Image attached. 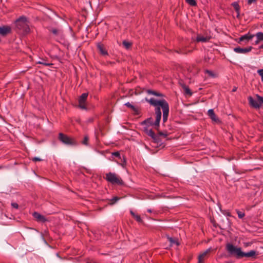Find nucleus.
I'll list each match as a JSON object with an SVG mask.
<instances>
[{"label": "nucleus", "mask_w": 263, "mask_h": 263, "mask_svg": "<svg viewBox=\"0 0 263 263\" xmlns=\"http://www.w3.org/2000/svg\"><path fill=\"white\" fill-rule=\"evenodd\" d=\"M158 131L159 132H158L159 136H163L164 137H166L167 136V134L166 132L163 133L162 132L159 131V130Z\"/></svg>", "instance_id": "72a5a7b5"}, {"label": "nucleus", "mask_w": 263, "mask_h": 263, "mask_svg": "<svg viewBox=\"0 0 263 263\" xmlns=\"http://www.w3.org/2000/svg\"><path fill=\"white\" fill-rule=\"evenodd\" d=\"M120 199V198L118 197H114L113 198H112L110 200L111 203L110 204H114L115 203H116L117 201H118Z\"/></svg>", "instance_id": "bb28decb"}, {"label": "nucleus", "mask_w": 263, "mask_h": 263, "mask_svg": "<svg viewBox=\"0 0 263 263\" xmlns=\"http://www.w3.org/2000/svg\"><path fill=\"white\" fill-rule=\"evenodd\" d=\"M123 45L125 47L126 49H128L132 47V44L130 42L124 41L123 42Z\"/></svg>", "instance_id": "412c9836"}, {"label": "nucleus", "mask_w": 263, "mask_h": 263, "mask_svg": "<svg viewBox=\"0 0 263 263\" xmlns=\"http://www.w3.org/2000/svg\"><path fill=\"white\" fill-rule=\"evenodd\" d=\"M137 221H138V222H140V223H142L143 222V220L142 219H141V217L140 215H136L134 217Z\"/></svg>", "instance_id": "a878e982"}, {"label": "nucleus", "mask_w": 263, "mask_h": 263, "mask_svg": "<svg viewBox=\"0 0 263 263\" xmlns=\"http://www.w3.org/2000/svg\"><path fill=\"white\" fill-rule=\"evenodd\" d=\"M180 84L184 90V94L189 96H191L192 95V92L189 87L184 84H181V83H180Z\"/></svg>", "instance_id": "ddd939ff"}, {"label": "nucleus", "mask_w": 263, "mask_h": 263, "mask_svg": "<svg viewBox=\"0 0 263 263\" xmlns=\"http://www.w3.org/2000/svg\"><path fill=\"white\" fill-rule=\"evenodd\" d=\"M228 216H231V215H230V213H228Z\"/></svg>", "instance_id": "09e8293b"}, {"label": "nucleus", "mask_w": 263, "mask_h": 263, "mask_svg": "<svg viewBox=\"0 0 263 263\" xmlns=\"http://www.w3.org/2000/svg\"><path fill=\"white\" fill-rule=\"evenodd\" d=\"M213 224V226L215 228L217 227V225L216 224L215 222H212Z\"/></svg>", "instance_id": "a18cd8bd"}, {"label": "nucleus", "mask_w": 263, "mask_h": 263, "mask_svg": "<svg viewBox=\"0 0 263 263\" xmlns=\"http://www.w3.org/2000/svg\"><path fill=\"white\" fill-rule=\"evenodd\" d=\"M32 160L34 162H36V161H41L42 160V159L38 157H33L32 158Z\"/></svg>", "instance_id": "c9c22d12"}, {"label": "nucleus", "mask_w": 263, "mask_h": 263, "mask_svg": "<svg viewBox=\"0 0 263 263\" xmlns=\"http://www.w3.org/2000/svg\"><path fill=\"white\" fill-rule=\"evenodd\" d=\"M88 137L87 136H85L84 137V138L82 141V143L84 145H88Z\"/></svg>", "instance_id": "c756f323"}, {"label": "nucleus", "mask_w": 263, "mask_h": 263, "mask_svg": "<svg viewBox=\"0 0 263 263\" xmlns=\"http://www.w3.org/2000/svg\"><path fill=\"white\" fill-rule=\"evenodd\" d=\"M237 213L239 218H242L245 216V213L240 211H237Z\"/></svg>", "instance_id": "393cba45"}, {"label": "nucleus", "mask_w": 263, "mask_h": 263, "mask_svg": "<svg viewBox=\"0 0 263 263\" xmlns=\"http://www.w3.org/2000/svg\"><path fill=\"white\" fill-rule=\"evenodd\" d=\"M261 41V40H258V39H257V40L255 42V45H257V44L259 43V41Z\"/></svg>", "instance_id": "c03bdc74"}, {"label": "nucleus", "mask_w": 263, "mask_h": 263, "mask_svg": "<svg viewBox=\"0 0 263 263\" xmlns=\"http://www.w3.org/2000/svg\"><path fill=\"white\" fill-rule=\"evenodd\" d=\"M256 97L257 98V100H258L259 102H261V104H263V97H261L259 95L257 94L256 95Z\"/></svg>", "instance_id": "c85d7f7f"}, {"label": "nucleus", "mask_w": 263, "mask_h": 263, "mask_svg": "<svg viewBox=\"0 0 263 263\" xmlns=\"http://www.w3.org/2000/svg\"><path fill=\"white\" fill-rule=\"evenodd\" d=\"M255 36L254 34H251L250 32L248 33L247 34L243 35V37L245 39H243L244 42L245 44L248 43L250 40H251L253 37Z\"/></svg>", "instance_id": "dca6fc26"}, {"label": "nucleus", "mask_w": 263, "mask_h": 263, "mask_svg": "<svg viewBox=\"0 0 263 263\" xmlns=\"http://www.w3.org/2000/svg\"><path fill=\"white\" fill-rule=\"evenodd\" d=\"M125 105L126 106H127V107L131 108L132 110L135 109V107L134 105H133L132 104H131L129 102L126 103L125 104Z\"/></svg>", "instance_id": "cd10ccee"}, {"label": "nucleus", "mask_w": 263, "mask_h": 263, "mask_svg": "<svg viewBox=\"0 0 263 263\" xmlns=\"http://www.w3.org/2000/svg\"><path fill=\"white\" fill-rule=\"evenodd\" d=\"M33 216L39 222H45L47 221V219L43 215L36 212L33 213Z\"/></svg>", "instance_id": "1a4fd4ad"}, {"label": "nucleus", "mask_w": 263, "mask_h": 263, "mask_svg": "<svg viewBox=\"0 0 263 263\" xmlns=\"http://www.w3.org/2000/svg\"><path fill=\"white\" fill-rule=\"evenodd\" d=\"M231 5L233 7L235 11L237 12V17H238L240 15V7L238 2H234Z\"/></svg>", "instance_id": "f3484780"}, {"label": "nucleus", "mask_w": 263, "mask_h": 263, "mask_svg": "<svg viewBox=\"0 0 263 263\" xmlns=\"http://www.w3.org/2000/svg\"><path fill=\"white\" fill-rule=\"evenodd\" d=\"M15 27L16 31L23 34H27L30 31L28 22L25 16H21L15 21Z\"/></svg>", "instance_id": "7ed1b4c3"}, {"label": "nucleus", "mask_w": 263, "mask_h": 263, "mask_svg": "<svg viewBox=\"0 0 263 263\" xmlns=\"http://www.w3.org/2000/svg\"><path fill=\"white\" fill-rule=\"evenodd\" d=\"M49 31L55 36L59 35L61 32V30L57 28H49Z\"/></svg>", "instance_id": "aec40b11"}, {"label": "nucleus", "mask_w": 263, "mask_h": 263, "mask_svg": "<svg viewBox=\"0 0 263 263\" xmlns=\"http://www.w3.org/2000/svg\"><path fill=\"white\" fill-rule=\"evenodd\" d=\"M11 205L13 208H15V209H18V205L17 203H11Z\"/></svg>", "instance_id": "e433bc0d"}, {"label": "nucleus", "mask_w": 263, "mask_h": 263, "mask_svg": "<svg viewBox=\"0 0 263 263\" xmlns=\"http://www.w3.org/2000/svg\"><path fill=\"white\" fill-rule=\"evenodd\" d=\"M205 72L206 73L209 74V75L210 76L214 77V76L213 72L211 70H206Z\"/></svg>", "instance_id": "f704fd0d"}, {"label": "nucleus", "mask_w": 263, "mask_h": 263, "mask_svg": "<svg viewBox=\"0 0 263 263\" xmlns=\"http://www.w3.org/2000/svg\"><path fill=\"white\" fill-rule=\"evenodd\" d=\"M59 139L63 143L66 145H75L77 142L73 139L70 138L66 135L60 133L59 134Z\"/></svg>", "instance_id": "39448f33"}, {"label": "nucleus", "mask_w": 263, "mask_h": 263, "mask_svg": "<svg viewBox=\"0 0 263 263\" xmlns=\"http://www.w3.org/2000/svg\"><path fill=\"white\" fill-rule=\"evenodd\" d=\"M167 238L168 240L171 243V246H172L174 244L176 245L177 246L179 245V243L178 241V240L177 239L173 238L168 236L167 237Z\"/></svg>", "instance_id": "a211bd4d"}, {"label": "nucleus", "mask_w": 263, "mask_h": 263, "mask_svg": "<svg viewBox=\"0 0 263 263\" xmlns=\"http://www.w3.org/2000/svg\"><path fill=\"white\" fill-rule=\"evenodd\" d=\"M147 212H149V213H151L152 212V210L151 209H148V210H147Z\"/></svg>", "instance_id": "de8ad7c7"}, {"label": "nucleus", "mask_w": 263, "mask_h": 263, "mask_svg": "<svg viewBox=\"0 0 263 263\" xmlns=\"http://www.w3.org/2000/svg\"><path fill=\"white\" fill-rule=\"evenodd\" d=\"M210 39L211 37L210 36H203L198 34L196 37V41L197 42H207Z\"/></svg>", "instance_id": "f8f14e48"}, {"label": "nucleus", "mask_w": 263, "mask_h": 263, "mask_svg": "<svg viewBox=\"0 0 263 263\" xmlns=\"http://www.w3.org/2000/svg\"><path fill=\"white\" fill-rule=\"evenodd\" d=\"M248 101L250 106L255 109H259L261 106L260 102H259L258 100H255L251 96L248 97Z\"/></svg>", "instance_id": "0eeeda50"}, {"label": "nucleus", "mask_w": 263, "mask_h": 263, "mask_svg": "<svg viewBox=\"0 0 263 263\" xmlns=\"http://www.w3.org/2000/svg\"><path fill=\"white\" fill-rule=\"evenodd\" d=\"M97 48L99 52L103 55H106L108 54L107 51L106 50L104 46L101 43H99L97 44Z\"/></svg>", "instance_id": "9b49d317"}, {"label": "nucleus", "mask_w": 263, "mask_h": 263, "mask_svg": "<svg viewBox=\"0 0 263 263\" xmlns=\"http://www.w3.org/2000/svg\"><path fill=\"white\" fill-rule=\"evenodd\" d=\"M88 97V93H82L79 98V106L81 109H86V106L85 105V102L87 100V98Z\"/></svg>", "instance_id": "423d86ee"}, {"label": "nucleus", "mask_w": 263, "mask_h": 263, "mask_svg": "<svg viewBox=\"0 0 263 263\" xmlns=\"http://www.w3.org/2000/svg\"><path fill=\"white\" fill-rule=\"evenodd\" d=\"M255 36L257 37V39L259 40L263 41V33L261 32H257Z\"/></svg>", "instance_id": "b1692460"}, {"label": "nucleus", "mask_w": 263, "mask_h": 263, "mask_svg": "<svg viewBox=\"0 0 263 263\" xmlns=\"http://www.w3.org/2000/svg\"><path fill=\"white\" fill-rule=\"evenodd\" d=\"M146 92L149 95H152L157 97H163L164 96L163 93L153 90L148 89L146 90Z\"/></svg>", "instance_id": "2eb2a0df"}, {"label": "nucleus", "mask_w": 263, "mask_h": 263, "mask_svg": "<svg viewBox=\"0 0 263 263\" xmlns=\"http://www.w3.org/2000/svg\"><path fill=\"white\" fill-rule=\"evenodd\" d=\"M260 49H263V44L259 47Z\"/></svg>", "instance_id": "49530a36"}, {"label": "nucleus", "mask_w": 263, "mask_h": 263, "mask_svg": "<svg viewBox=\"0 0 263 263\" xmlns=\"http://www.w3.org/2000/svg\"><path fill=\"white\" fill-rule=\"evenodd\" d=\"M144 130L147 135L150 136L152 138L153 137H155V133L152 129H148L147 127H144Z\"/></svg>", "instance_id": "6ab92c4d"}, {"label": "nucleus", "mask_w": 263, "mask_h": 263, "mask_svg": "<svg viewBox=\"0 0 263 263\" xmlns=\"http://www.w3.org/2000/svg\"><path fill=\"white\" fill-rule=\"evenodd\" d=\"M112 155L121 159L120 154L119 152H115L112 153Z\"/></svg>", "instance_id": "2f4dec72"}, {"label": "nucleus", "mask_w": 263, "mask_h": 263, "mask_svg": "<svg viewBox=\"0 0 263 263\" xmlns=\"http://www.w3.org/2000/svg\"><path fill=\"white\" fill-rule=\"evenodd\" d=\"M226 249L231 255L236 256L237 258H241L244 257L256 258V255H258L255 250H251L249 252L245 253L241 251V248H237L230 243L227 245Z\"/></svg>", "instance_id": "f03ea898"}, {"label": "nucleus", "mask_w": 263, "mask_h": 263, "mask_svg": "<svg viewBox=\"0 0 263 263\" xmlns=\"http://www.w3.org/2000/svg\"><path fill=\"white\" fill-rule=\"evenodd\" d=\"M131 215L133 216V217H134L137 214H135V213L132 211H130V212Z\"/></svg>", "instance_id": "a19ab883"}, {"label": "nucleus", "mask_w": 263, "mask_h": 263, "mask_svg": "<svg viewBox=\"0 0 263 263\" xmlns=\"http://www.w3.org/2000/svg\"><path fill=\"white\" fill-rule=\"evenodd\" d=\"M37 63L40 64H42L45 66H50V65H53V64H52V63H49L41 62V61L38 62Z\"/></svg>", "instance_id": "7c9ffc66"}, {"label": "nucleus", "mask_w": 263, "mask_h": 263, "mask_svg": "<svg viewBox=\"0 0 263 263\" xmlns=\"http://www.w3.org/2000/svg\"><path fill=\"white\" fill-rule=\"evenodd\" d=\"M243 39H245V37H243V35L241 36V37H240L238 40V41H237V42L238 43H240L241 42H243L244 40H243Z\"/></svg>", "instance_id": "4c0bfd02"}, {"label": "nucleus", "mask_w": 263, "mask_h": 263, "mask_svg": "<svg viewBox=\"0 0 263 263\" xmlns=\"http://www.w3.org/2000/svg\"><path fill=\"white\" fill-rule=\"evenodd\" d=\"M177 52L178 53H182V54L186 53L185 52H184V51H182V50L177 51Z\"/></svg>", "instance_id": "79ce46f5"}, {"label": "nucleus", "mask_w": 263, "mask_h": 263, "mask_svg": "<svg viewBox=\"0 0 263 263\" xmlns=\"http://www.w3.org/2000/svg\"><path fill=\"white\" fill-rule=\"evenodd\" d=\"M185 2L192 6H196L197 3L195 0H185Z\"/></svg>", "instance_id": "5701e85b"}, {"label": "nucleus", "mask_w": 263, "mask_h": 263, "mask_svg": "<svg viewBox=\"0 0 263 263\" xmlns=\"http://www.w3.org/2000/svg\"><path fill=\"white\" fill-rule=\"evenodd\" d=\"M210 252V249H209L205 251L202 253L200 254L198 257V263H203V260L206 255Z\"/></svg>", "instance_id": "4468645a"}, {"label": "nucleus", "mask_w": 263, "mask_h": 263, "mask_svg": "<svg viewBox=\"0 0 263 263\" xmlns=\"http://www.w3.org/2000/svg\"><path fill=\"white\" fill-rule=\"evenodd\" d=\"M255 2H256V0H248V4L251 5L252 3Z\"/></svg>", "instance_id": "ea45409f"}, {"label": "nucleus", "mask_w": 263, "mask_h": 263, "mask_svg": "<svg viewBox=\"0 0 263 263\" xmlns=\"http://www.w3.org/2000/svg\"><path fill=\"white\" fill-rule=\"evenodd\" d=\"M253 47L252 46L248 47L247 48H242L240 47H235L234 49V51L237 53H246L251 51Z\"/></svg>", "instance_id": "6e6552de"}, {"label": "nucleus", "mask_w": 263, "mask_h": 263, "mask_svg": "<svg viewBox=\"0 0 263 263\" xmlns=\"http://www.w3.org/2000/svg\"><path fill=\"white\" fill-rule=\"evenodd\" d=\"M105 179L112 184H117L118 185H123L124 184L123 181L120 178L117 177L115 174L111 172L106 174Z\"/></svg>", "instance_id": "20e7f679"}, {"label": "nucleus", "mask_w": 263, "mask_h": 263, "mask_svg": "<svg viewBox=\"0 0 263 263\" xmlns=\"http://www.w3.org/2000/svg\"><path fill=\"white\" fill-rule=\"evenodd\" d=\"M145 101L148 102L151 105L156 107L155 109L156 120L155 122H153L152 118H148L142 121L141 124H149L152 126H155V129L158 130L160 125V121L161 119V111L160 107L162 108L163 111V123H165L167 120L169 113L168 103L164 99L156 100L154 98H151L150 99L145 98Z\"/></svg>", "instance_id": "f257e3e1"}, {"label": "nucleus", "mask_w": 263, "mask_h": 263, "mask_svg": "<svg viewBox=\"0 0 263 263\" xmlns=\"http://www.w3.org/2000/svg\"><path fill=\"white\" fill-rule=\"evenodd\" d=\"M152 139L154 140L155 142H156L158 144L161 142V140L160 138V137L159 136V135H156L155 134V137H153L152 138Z\"/></svg>", "instance_id": "4be33fe9"}, {"label": "nucleus", "mask_w": 263, "mask_h": 263, "mask_svg": "<svg viewBox=\"0 0 263 263\" xmlns=\"http://www.w3.org/2000/svg\"><path fill=\"white\" fill-rule=\"evenodd\" d=\"M133 111H134L135 115H139V111L138 108L135 107V110H133Z\"/></svg>", "instance_id": "58836bf2"}, {"label": "nucleus", "mask_w": 263, "mask_h": 263, "mask_svg": "<svg viewBox=\"0 0 263 263\" xmlns=\"http://www.w3.org/2000/svg\"><path fill=\"white\" fill-rule=\"evenodd\" d=\"M237 88L236 87H234L232 89V92H235L237 90Z\"/></svg>", "instance_id": "37998d69"}, {"label": "nucleus", "mask_w": 263, "mask_h": 263, "mask_svg": "<svg viewBox=\"0 0 263 263\" xmlns=\"http://www.w3.org/2000/svg\"><path fill=\"white\" fill-rule=\"evenodd\" d=\"M208 114L212 121L217 123L220 122L219 119L215 115L213 109H209L208 111Z\"/></svg>", "instance_id": "9d476101"}, {"label": "nucleus", "mask_w": 263, "mask_h": 263, "mask_svg": "<svg viewBox=\"0 0 263 263\" xmlns=\"http://www.w3.org/2000/svg\"><path fill=\"white\" fill-rule=\"evenodd\" d=\"M257 73L261 76V81L263 82V69L258 70Z\"/></svg>", "instance_id": "473e14b6"}]
</instances>
